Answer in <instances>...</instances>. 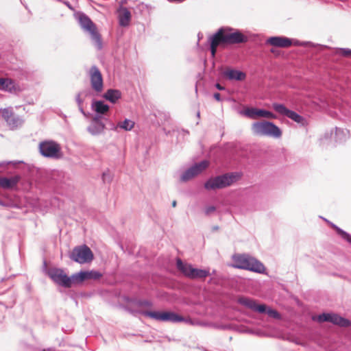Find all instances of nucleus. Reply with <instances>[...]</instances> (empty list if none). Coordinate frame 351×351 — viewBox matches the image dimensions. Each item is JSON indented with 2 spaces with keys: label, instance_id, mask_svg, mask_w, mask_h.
<instances>
[{
  "label": "nucleus",
  "instance_id": "f257e3e1",
  "mask_svg": "<svg viewBox=\"0 0 351 351\" xmlns=\"http://www.w3.org/2000/svg\"><path fill=\"white\" fill-rule=\"evenodd\" d=\"M234 268L242 269L262 274L265 271V266L257 259L247 254H237L232 256Z\"/></svg>",
  "mask_w": 351,
  "mask_h": 351
},
{
  "label": "nucleus",
  "instance_id": "f03ea898",
  "mask_svg": "<svg viewBox=\"0 0 351 351\" xmlns=\"http://www.w3.org/2000/svg\"><path fill=\"white\" fill-rule=\"evenodd\" d=\"M251 130L254 135L258 136H267L273 138H280L282 136V130L273 122L262 121L252 124Z\"/></svg>",
  "mask_w": 351,
  "mask_h": 351
},
{
  "label": "nucleus",
  "instance_id": "7ed1b4c3",
  "mask_svg": "<svg viewBox=\"0 0 351 351\" xmlns=\"http://www.w3.org/2000/svg\"><path fill=\"white\" fill-rule=\"evenodd\" d=\"M75 16L83 31L90 34L91 40L95 43L99 49H101V36L91 19L83 12H77Z\"/></svg>",
  "mask_w": 351,
  "mask_h": 351
},
{
  "label": "nucleus",
  "instance_id": "20e7f679",
  "mask_svg": "<svg viewBox=\"0 0 351 351\" xmlns=\"http://www.w3.org/2000/svg\"><path fill=\"white\" fill-rule=\"evenodd\" d=\"M135 313H140L144 316L152 318L154 320L165 322L178 323L186 321L185 319L174 313L171 311H138Z\"/></svg>",
  "mask_w": 351,
  "mask_h": 351
},
{
  "label": "nucleus",
  "instance_id": "39448f33",
  "mask_svg": "<svg viewBox=\"0 0 351 351\" xmlns=\"http://www.w3.org/2000/svg\"><path fill=\"white\" fill-rule=\"evenodd\" d=\"M47 274L56 285L65 288H69L73 284L77 283L74 274L69 277L60 268H51L47 271Z\"/></svg>",
  "mask_w": 351,
  "mask_h": 351
},
{
  "label": "nucleus",
  "instance_id": "423d86ee",
  "mask_svg": "<svg viewBox=\"0 0 351 351\" xmlns=\"http://www.w3.org/2000/svg\"><path fill=\"white\" fill-rule=\"evenodd\" d=\"M239 177L238 173H233L219 176L208 180L204 184V187L208 190L225 188L231 185Z\"/></svg>",
  "mask_w": 351,
  "mask_h": 351
},
{
  "label": "nucleus",
  "instance_id": "0eeeda50",
  "mask_svg": "<svg viewBox=\"0 0 351 351\" xmlns=\"http://www.w3.org/2000/svg\"><path fill=\"white\" fill-rule=\"evenodd\" d=\"M39 151L46 158H59L61 156V148L53 141H44L39 143Z\"/></svg>",
  "mask_w": 351,
  "mask_h": 351
},
{
  "label": "nucleus",
  "instance_id": "6e6552de",
  "mask_svg": "<svg viewBox=\"0 0 351 351\" xmlns=\"http://www.w3.org/2000/svg\"><path fill=\"white\" fill-rule=\"evenodd\" d=\"M70 258L76 263L83 264L90 262L93 259V254L90 249L84 245L75 247L73 250Z\"/></svg>",
  "mask_w": 351,
  "mask_h": 351
},
{
  "label": "nucleus",
  "instance_id": "1a4fd4ad",
  "mask_svg": "<svg viewBox=\"0 0 351 351\" xmlns=\"http://www.w3.org/2000/svg\"><path fill=\"white\" fill-rule=\"evenodd\" d=\"M89 76L93 90L97 93H101L104 87L103 77L101 73L97 66L93 65L90 67Z\"/></svg>",
  "mask_w": 351,
  "mask_h": 351
},
{
  "label": "nucleus",
  "instance_id": "9d476101",
  "mask_svg": "<svg viewBox=\"0 0 351 351\" xmlns=\"http://www.w3.org/2000/svg\"><path fill=\"white\" fill-rule=\"evenodd\" d=\"M208 160H202L198 163L195 164L188 169H186L181 176L180 180L182 182H186L193 177L197 176L208 166Z\"/></svg>",
  "mask_w": 351,
  "mask_h": 351
},
{
  "label": "nucleus",
  "instance_id": "9b49d317",
  "mask_svg": "<svg viewBox=\"0 0 351 351\" xmlns=\"http://www.w3.org/2000/svg\"><path fill=\"white\" fill-rule=\"evenodd\" d=\"M272 108L278 114L285 116L298 123H303L304 119L297 112L289 110L284 104L274 103Z\"/></svg>",
  "mask_w": 351,
  "mask_h": 351
},
{
  "label": "nucleus",
  "instance_id": "f8f14e48",
  "mask_svg": "<svg viewBox=\"0 0 351 351\" xmlns=\"http://www.w3.org/2000/svg\"><path fill=\"white\" fill-rule=\"evenodd\" d=\"M317 320L319 322H329L341 326L350 325V322L348 319L334 313H322L318 315Z\"/></svg>",
  "mask_w": 351,
  "mask_h": 351
},
{
  "label": "nucleus",
  "instance_id": "ddd939ff",
  "mask_svg": "<svg viewBox=\"0 0 351 351\" xmlns=\"http://www.w3.org/2000/svg\"><path fill=\"white\" fill-rule=\"evenodd\" d=\"M241 114L251 119H256L258 117L267 119H275L276 117V115L270 111L256 108H247L244 110Z\"/></svg>",
  "mask_w": 351,
  "mask_h": 351
},
{
  "label": "nucleus",
  "instance_id": "4468645a",
  "mask_svg": "<svg viewBox=\"0 0 351 351\" xmlns=\"http://www.w3.org/2000/svg\"><path fill=\"white\" fill-rule=\"evenodd\" d=\"M105 128L106 125L101 121V116L96 114L90 121L87 130L91 135L98 136L104 132Z\"/></svg>",
  "mask_w": 351,
  "mask_h": 351
},
{
  "label": "nucleus",
  "instance_id": "2eb2a0df",
  "mask_svg": "<svg viewBox=\"0 0 351 351\" xmlns=\"http://www.w3.org/2000/svg\"><path fill=\"white\" fill-rule=\"evenodd\" d=\"M230 30L231 29H226V37L223 38V40H226V44H239L247 41V37L239 31L236 30L233 32H230Z\"/></svg>",
  "mask_w": 351,
  "mask_h": 351
},
{
  "label": "nucleus",
  "instance_id": "dca6fc26",
  "mask_svg": "<svg viewBox=\"0 0 351 351\" xmlns=\"http://www.w3.org/2000/svg\"><path fill=\"white\" fill-rule=\"evenodd\" d=\"M267 43L277 47L287 48L292 45V39L284 36H272L267 40Z\"/></svg>",
  "mask_w": 351,
  "mask_h": 351
},
{
  "label": "nucleus",
  "instance_id": "f3484780",
  "mask_svg": "<svg viewBox=\"0 0 351 351\" xmlns=\"http://www.w3.org/2000/svg\"><path fill=\"white\" fill-rule=\"evenodd\" d=\"M101 274L97 271H81L78 273L74 274V277L76 278L77 283L83 282L88 279L97 280L101 277Z\"/></svg>",
  "mask_w": 351,
  "mask_h": 351
},
{
  "label": "nucleus",
  "instance_id": "a211bd4d",
  "mask_svg": "<svg viewBox=\"0 0 351 351\" xmlns=\"http://www.w3.org/2000/svg\"><path fill=\"white\" fill-rule=\"evenodd\" d=\"M0 90L14 93L19 91L20 88L14 80L9 78H0Z\"/></svg>",
  "mask_w": 351,
  "mask_h": 351
},
{
  "label": "nucleus",
  "instance_id": "6ab92c4d",
  "mask_svg": "<svg viewBox=\"0 0 351 351\" xmlns=\"http://www.w3.org/2000/svg\"><path fill=\"white\" fill-rule=\"evenodd\" d=\"M118 19L119 25L121 27H127L129 25L131 20V13L125 7H120L118 10Z\"/></svg>",
  "mask_w": 351,
  "mask_h": 351
},
{
  "label": "nucleus",
  "instance_id": "aec40b11",
  "mask_svg": "<svg viewBox=\"0 0 351 351\" xmlns=\"http://www.w3.org/2000/svg\"><path fill=\"white\" fill-rule=\"evenodd\" d=\"M223 75L230 80L237 81H243L246 77L244 72L233 69H227L223 73Z\"/></svg>",
  "mask_w": 351,
  "mask_h": 351
},
{
  "label": "nucleus",
  "instance_id": "412c9836",
  "mask_svg": "<svg viewBox=\"0 0 351 351\" xmlns=\"http://www.w3.org/2000/svg\"><path fill=\"white\" fill-rule=\"evenodd\" d=\"M176 267L183 274L184 276L190 279L191 278L193 274L192 270L194 268L191 264L183 263L181 259L178 258L176 260Z\"/></svg>",
  "mask_w": 351,
  "mask_h": 351
},
{
  "label": "nucleus",
  "instance_id": "4be33fe9",
  "mask_svg": "<svg viewBox=\"0 0 351 351\" xmlns=\"http://www.w3.org/2000/svg\"><path fill=\"white\" fill-rule=\"evenodd\" d=\"M19 180L20 177L17 176L9 178L5 177H1L0 178V187L5 189H12L14 186H16Z\"/></svg>",
  "mask_w": 351,
  "mask_h": 351
},
{
  "label": "nucleus",
  "instance_id": "5701e85b",
  "mask_svg": "<svg viewBox=\"0 0 351 351\" xmlns=\"http://www.w3.org/2000/svg\"><path fill=\"white\" fill-rule=\"evenodd\" d=\"M350 136L349 131L347 129L335 128V140L337 143H343L346 141Z\"/></svg>",
  "mask_w": 351,
  "mask_h": 351
},
{
  "label": "nucleus",
  "instance_id": "b1692460",
  "mask_svg": "<svg viewBox=\"0 0 351 351\" xmlns=\"http://www.w3.org/2000/svg\"><path fill=\"white\" fill-rule=\"evenodd\" d=\"M226 37V29L220 28L211 38H210V43H215L217 46H218L220 43H225L226 40H223V38Z\"/></svg>",
  "mask_w": 351,
  "mask_h": 351
},
{
  "label": "nucleus",
  "instance_id": "393cba45",
  "mask_svg": "<svg viewBox=\"0 0 351 351\" xmlns=\"http://www.w3.org/2000/svg\"><path fill=\"white\" fill-rule=\"evenodd\" d=\"M121 97V93L117 89H109L104 95V97L111 103H116Z\"/></svg>",
  "mask_w": 351,
  "mask_h": 351
},
{
  "label": "nucleus",
  "instance_id": "a878e982",
  "mask_svg": "<svg viewBox=\"0 0 351 351\" xmlns=\"http://www.w3.org/2000/svg\"><path fill=\"white\" fill-rule=\"evenodd\" d=\"M92 108L97 114H104L109 110V106L102 101H95L92 103Z\"/></svg>",
  "mask_w": 351,
  "mask_h": 351
},
{
  "label": "nucleus",
  "instance_id": "bb28decb",
  "mask_svg": "<svg viewBox=\"0 0 351 351\" xmlns=\"http://www.w3.org/2000/svg\"><path fill=\"white\" fill-rule=\"evenodd\" d=\"M192 271L193 274L191 279L205 278L206 277L210 276L209 269H202L193 268Z\"/></svg>",
  "mask_w": 351,
  "mask_h": 351
},
{
  "label": "nucleus",
  "instance_id": "cd10ccee",
  "mask_svg": "<svg viewBox=\"0 0 351 351\" xmlns=\"http://www.w3.org/2000/svg\"><path fill=\"white\" fill-rule=\"evenodd\" d=\"M6 123L10 129L14 130L22 124L23 120L19 116L13 114Z\"/></svg>",
  "mask_w": 351,
  "mask_h": 351
},
{
  "label": "nucleus",
  "instance_id": "c85d7f7f",
  "mask_svg": "<svg viewBox=\"0 0 351 351\" xmlns=\"http://www.w3.org/2000/svg\"><path fill=\"white\" fill-rule=\"evenodd\" d=\"M135 123L131 119H125L123 121L118 122V126L124 131H130L134 127Z\"/></svg>",
  "mask_w": 351,
  "mask_h": 351
},
{
  "label": "nucleus",
  "instance_id": "c756f323",
  "mask_svg": "<svg viewBox=\"0 0 351 351\" xmlns=\"http://www.w3.org/2000/svg\"><path fill=\"white\" fill-rule=\"evenodd\" d=\"M239 304L254 311V308H255V306H256V302L252 300V299H250L249 298H245V297H243V298H240L239 299Z\"/></svg>",
  "mask_w": 351,
  "mask_h": 351
},
{
  "label": "nucleus",
  "instance_id": "7c9ffc66",
  "mask_svg": "<svg viewBox=\"0 0 351 351\" xmlns=\"http://www.w3.org/2000/svg\"><path fill=\"white\" fill-rule=\"evenodd\" d=\"M1 116L5 121H7L13 114L12 108L11 107L0 109Z\"/></svg>",
  "mask_w": 351,
  "mask_h": 351
},
{
  "label": "nucleus",
  "instance_id": "2f4dec72",
  "mask_svg": "<svg viewBox=\"0 0 351 351\" xmlns=\"http://www.w3.org/2000/svg\"><path fill=\"white\" fill-rule=\"evenodd\" d=\"M333 227L335 228L337 232L341 235V237L343 239L346 240L348 242L351 243V235L350 234H348V232H345L344 230H343L342 229L339 228V227H337L335 225H333Z\"/></svg>",
  "mask_w": 351,
  "mask_h": 351
},
{
  "label": "nucleus",
  "instance_id": "473e14b6",
  "mask_svg": "<svg viewBox=\"0 0 351 351\" xmlns=\"http://www.w3.org/2000/svg\"><path fill=\"white\" fill-rule=\"evenodd\" d=\"M266 313L270 316L271 317L279 319H280L281 316L279 314V313L274 309H271L270 308H267Z\"/></svg>",
  "mask_w": 351,
  "mask_h": 351
},
{
  "label": "nucleus",
  "instance_id": "72a5a7b5",
  "mask_svg": "<svg viewBox=\"0 0 351 351\" xmlns=\"http://www.w3.org/2000/svg\"><path fill=\"white\" fill-rule=\"evenodd\" d=\"M267 308L264 304H256L254 311L261 313H266Z\"/></svg>",
  "mask_w": 351,
  "mask_h": 351
},
{
  "label": "nucleus",
  "instance_id": "f704fd0d",
  "mask_svg": "<svg viewBox=\"0 0 351 351\" xmlns=\"http://www.w3.org/2000/svg\"><path fill=\"white\" fill-rule=\"evenodd\" d=\"M136 304L138 306H151L152 305V302L148 300H139L136 302Z\"/></svg>",
  "mask_w": 351,
  "mask_h": 351
},
{
  "label": "nucleus",
  "instance_id": "c9c22d12",
  "mask_svg": "<svg viewBox=\"0 0 351 351\" xmlns=\"http://www.w3.org/2000/svg\"><path fill=\"white\" fill-rule=\"evenodd\" d=\"M216 210V208L214 206H207L206 208H205V214L206 215H210L211 213H213V212H215Z\"/></svg>",
  "mask_w": 351,
  "mask_h": 351
},
{
  "label": "nucleus",
  "instance_id": "e433bc0d",
  "mask_svg": "<svg viewBox=\"0 0 351 351\" xmlns=\"http://www.w3.org/2000/svg\"><path fill=\"white\" fill-rule=\"evenodd\" d=\"M82 93H79L75 97L76 102L78 105V106H82L83 104V99L81 98Z\"/></svg>",
  "mask_w": 351,
  "mask_h": 351
},
{
  "label": "nucleus",
  "instance_id": "4c0bfd02",
  "mask_svg": "<svg viewBox=\"0 0 351 351\" xmlns=\"http://www.w3.org/2000/svg\"><path fill=\"white\" fill-rule=\"evenodd\" d=\"M341 53L344 56H348L351 54V50L347 48L340 49Z\"/></svg>",
  "mask_w": 351,
  "mask_h": 351
},
{
  "label": "nucleus",
  "instance_id": "58836bf2",
  "mask_svg": "<svg viewBox=\"0 0 351 351\" xmlns=\"http://www.w3.org/2000/svg\"><path fill=\"white\" fill-rule=\"evenodd\" d=\"M217 47V46L216 45L215 43H214V44L210 43V51H211L213 56H214L216 53Z\"/></svg>",
  "mask_w": 351,
  "mask_h": 351
},
{
  "label": "nucleus",
  "instance_id": "ea45409f",
  "mask_svg": "<svg viewBox=\"0 0 351 351\" xmlns=\"http://www.w3.org/2000/svg\"><path fill=\"white\" fill-rule=\"evenodd\" d=\"M102 178H103V180L104 182H106V180H108V182L110 181V176L108 173H103V176H102Z\"/></svg>",
  "mask_w": 351,
  "mask_h": 351
},
{
  "label": "nucleus",
  "instance_id": "a19ab883",
  "mask_svg": "<svg viewBox=\"0 0 351 351\" xmlns=\"http://www.w3.org/2000/svg\"><path fill=\"white\" fill-rule=\"evenodd\" d=\"M11 163H13L12 161H3V162H0V167H3L5 165H9V164H11ZM16 162H14V164H16Z\"/></svg>",
  "mask_w": 351,
  "mask_h": 351
},
{
  "label": "nucleus",
  "instance_id": "79ce46f5",
  "mask_svg": "<svg viewBox=\"0 0 351 351\" xmlns=\"http://www.w3.org/2000/svg\"><path fill=\"white\" fill-rule=\"evenodd\" d=\"M118 128H119V126H118V123L117 125H115L114 123L110 124V130L117 131L118 130Z\"/></svg>",
  "mask_w": 351,
  "mask_h": 351
},
{
  "label": "nucleus",
  "instance_id": "37998d69",
  "mask_svg": "<svg viewBox=\"0 0 351 351\" xmlns=\"http://www.w3.org/2000/svg\"><path fill=\"white\" fill-rule=\"evenodd\" d=\"M213 97L218 101H221V95L219 93H214Z\"/></svg>",
  "mask_w": 351,
  "mask_h": 351
},
{
  "label": "nucleus",
  "instance_id": "c03bdc74",
  "mask_svg": "<svg viewBox=\"0 0 351 351\" xmlns=\"http://www.w3.org/2000/svg\"><path fill=\"white\" fill-rule=\"evenodd\" d=\"M292 45H294L295 46L303 45V44L302 43H300V41H298L297 40H292Z\"/></svg>",
  "mask_w": 351,
  "mask_h": 351
},
{
  "label": "nucleus",
  "instance_id": "a18cd8bd",
  "mask_svg": "<svg viewBox=\"0 0 351 351\" xmlns=\"http://www.w3.org/2000/svg\"><path fill=\"white\" fill-rule=\"evenodd\" d=\"M215 87H216L218 90H224V89H225V88H224L223 86H222L221 84H218V83L215 84Z\"/></svg>",
  "mask_w": 351,
  "mask_h": 351
},
{
  "label": "nucleus",
  "instance_id": "49530a36",
  "mask_svg": "<svg viewBox=\"0 0 351 351\" xmlns=\"http://www.w3.org/2000/svg\"><path fill=\"white\" fill-rule=\"evenodd\" d=\"M79 107V110L80 111L84 114V109L82 108V106H78Z\"/></svg>",
  "mask_w": 351,
  "mask_h": 351
},
{
  "label": "nucleus",
  "instance_id": "de8ad7c7",
  "mask_svg": "<svg viewBox=\"0 0 351 351\" xmlns=\"http://www.w3.org/2000/svg\"><path fill=\"white\" fill-rule=\"evenodd\" d=\"M0 205L2 206H7V204L3 203L1 200H0Z\"/></svg>",
  "mask_w": 351,
  "mask_h": 351
},
{
  "label": "nucleus",
  "instance_id": "09e8293b",
  "mask_svg": "<svg viewBox=\"0 0 351 351\" xmlns=\"http://www.w3.org/2000/svg\"><path fill=\"white\" fill-rule=\"evenodd\" d=\"M176 201H173V203H172V206H173V207H175V206H176Z\"/></svg>",
  "mask_w": 351,
  "mask_h": 351
},
{
  "label": "nucleus",
  "instance_id": "8fccbe9b",
  "mask_svg": "<svg viewBox=\"0 0 351 351\" xmlns=\"http://www.w3.org/2000/svg\"><path fill=\"white\" fill-rule=\"evenodd\" d=\"M199 116H200V112H197V117H199Z\"/></svg>",
  "mask_w": 351,
  "mask_h": 351
},
{
  "label": "nucleus",
  "instance_id": "3c124183",
  "mask_svg": "<svg viewBox=\"0 0 351 351\" xmlns=\"http://www.w3.org/2000/svg\"><path fill=\"white\" fill-rule=\"evenodd\" d=\"M65 3L66 4V6H68L69 8H71V6H70L69 3Z\"/></svg>",
  "mask_w": 351,
  "mask_h": 351
},
{
  "label": "nucleus",
  "instance_id": "603ef678",
  "mask_svg": "<svg viewBox=\"0 0 351 351\" xmlns=\"http://www.w3.org/2000/svg\"><path fill=\"white\" fill-rule=\"evenodd\" d=\"M213 229H214V230H218V226H215V227H213Z\"/></svg>",
  "mask_w": 351,
  "mask_h": 351
}]
</instances>
